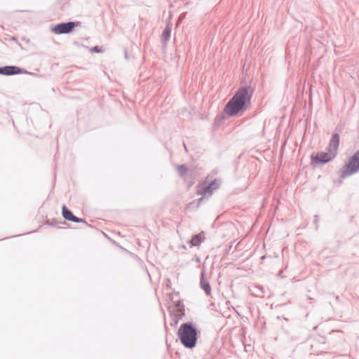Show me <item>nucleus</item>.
Returning a JSON list of instances; mask_svg holds the SVG:
<instances>
[{
    "label": "nucleus",
    "instance_id": "39448f33",
    "mask_svg": "<svg viewBox=\"0 0 359 359\" xmlns=\"http://www.w3.org/2000/svg\"><path fill=\"white\" fill-rule=\"evenodd\" d=\"M197 328L191 323H182L177 332V337H197Z\"/></svg>",
    "mask_w": 359,
    "mask_h": 359
},
{
    "label": "nucleus",
    "instance_id": "aec40b11",
    "mask_svg": "<svg viewBox=\"0 0 359 359\" xmlns=\"http://www.w3.org/2000/svg\"><path fill=\"white\" fill-rule=\"evenodd\" d=\"M336 299H337V300H339V297H338V296H337V297H336Z\"/></svg>",
    "mask_w": 359,
    "mask_h": 359
},
{
    "label": "nucleus",
    "instance_id": "dca6fc26",
    "mask_svg": "<svg viewBox=\"0 0 359 359\" xmlns=\"http://www.w3.org/2000/svg\"><path fill=\"white\" fill-rule=\"evenodd\" d=\"M92 50L95 53H100L101 52V49L99 46H95L92 48Z\"/></svg>",
    "mask_w": 359,
    "mask_h": 359
},
{
    "label": "nucleus",
    "instance_id": "6e6552de",
    "mask_svg": "<svg viewBox=\"0 0 359 359\" xmlns=\"http://www.w3.org/2000/svg\"><path fill=\"white\" fill-rule=\"evenodd\" d=\"M339 145V135L336 133L332 135V138L330 140L327 150L332 151L335 155L337 154V150Z\"/></svg>",
    "mask_w": 359,
    "mask_h": 359
},
{
    "label": "nucleus",
    "instance_id": "ddd939ff",
    "mask_svg": "<svg viewBox=\"0 0 359 359\" xmlns=\"http://www.w3.org/2000/svg\"><path fill=\"white\" fill-rule=\"evenodd\" d=\"M203 239H204V236H203V232L200 233L198 234L194 235V236H193V237L191 238V244L192 246H198L202 243Z\"/></svg>",
    "mask_w": 359,
    "mask_h": 359
},
{
    "label": "nucleus",
    "instance_id": "a211bd4d",
    "mask_svg": "<svg viewBox=\"0 0 359 359\" xmlns=\"http://www.w3.org/2000/svg\"><path fill=\"white\" fill-rule=\"evenodd\" d=\"M318 221V217L317 215L315 216V218H314V222L317 223Z\"/></svg>",
    "mask_w": 359,
    "mask_h": 359
},
{
    "label": "nucleus",
    "instance_id": "4468645a",
    "mask_svg": "<svg viewBox=\"0 0 359 359\" xmlns=\"http://www.w3.org/2000/svg\"><path fill=\"white\" fill-rule=\"evenodd\" d=\"M177 170L179 172L180 177H184V178L186 177V175L187 172V168L185 166V165L182 164V165H179L177 167Z\"/></svg>",
    "mask_w": 359,
    "mask_h": 359
},
{
    "label": "nucleus",
    "instance_id": "7ed1b4c3",
    "mask_svg": "<svg viewBox=\"0 0 359 359\" xmlns=\"http://www.w3.org/2000/svg\"><path fill=\"white\" fill-rule=\"evenodd\" d=\"M221 184V180L219 179H215L207 186L201 184L198 186L196 193L198 195L203 196H211L214 190L217 189Z\"/></svg>",
    "mask_w": 359,
    "mask_h": 359
},
{
    "label": "nucleus",
    "instance_id": "423d86ee",
    "mask_svg": "<svg viewBox=\"0 0 359 359\" xmlns=\"http://www.w3.org/2000/svg\"><path fill=\"white\" fill-rule=\"evenodd\" d=\"M337 155L330 151L327 152H319L316 156H311V164L326 163L332 161Z\"/></svg>",
    "mask_w": 359,
    "mask_h": 359
},
{
    "label": "nucleus",
    "instance_id": "2eb2a0df",
    "mask_svg": "<svg viewBox=\"0 0 359 359\" xmlns=\"http://www.w3.org/2000/svg\"><path fill=\"white\" fill-rule=\"evenodd\" d=\"M74 222H84L86 223V221L84 219H82V218H79V217H75L74 219L73 220Z\"/></svg>",
    "mask_w": 359,
    "mask_h": 359
},
{
    "label": "nucleus",
    "instance_id": "20e7f679",
    "mask_svg": "<svg viewBox=\"0 0 359 359\" xmlns=\"http://www.w3.org/2000/svg\"><path fill=\"white\" fill-rule=\"evenodd\" d=\"M77 22H61L55 25L52 29V32L55 34H69L78 25Z\"/></svg>",
    "mask_w": 359,
    "mask_h": 359
},
{
    "label": "nucleus",
    "instance_id": "9b49d317",
    "mask_svg": "<svg viewBox=\"0 0 359 359\" xmlns=\"http://www.w3.org/2000/svg\"><path fill=\"white\" fill-rule=\"evenodd\" d=\"M62 216L63 217L67 219V220H69V221H72L73 222V220L75 218V215H74V214L72 213V212L69 210L66 205H63L62 206Z\"/></svg>",
    "mask_w": 359,
    "mask_h": 359
},
{
    "label": "nucleus",
    "instance_id": "9d476101",
    "mask_svg": "<svg viewBox=\"0 0 359 359\" xmlns=\"http://www.w3.org/2000/svg\"><path fill=\"white\" fill-rule=\"evenodd\" d=\"M171 34V25H167L161 34V41L163 43H166L170 38Z\"/></svg>",
    "mask_w": 359,
    "mask_h": 359
},
{
    "label": "nucleus",
    "instance_id": "0eeeda50",
    "mask_svg": "<svg viewBox=\"0 0 359 359\" xmlns=\"http://www.w3.org/2000/svg\"><path fill=\"white\" fill-rule=\"evenodd\" d=\"M22 73V69L16 66H5L0 67V74L12 76Z\"/></svg>",
    "mask_w": 359,
    "mask_h": 359
},
{
    "label": "nucleus",
    "instance_id": "f3484780",
    "mask_svg": "<svg viewBox=\"0 0 359 359\" xmlns=\"http://www.w3.org/2000/svg\"><path fill=\"white\" fill-rule=\"evenodd\" d=\"M172 321L174 323V325H177V317L176 316H174V318H172Z\"/></svg>",
    "mask_w": 359,
    "mask_h": 359
},
{
    "label": "nucleus",
    "instance_id": "1a4fd4ad",
    "mask_svg": "<svg viewBox=\"0 0 359 359\" xmlns=\"http://www.w3.org/2000/svg\"><path fill=\"white\" fill-rule=\"evenodd\" d=\"M200 285L207 295L210 294L211 287L208 281L205 280L204 272H202L201 274Z\"/></svg>",
    "mask_w": 359,
    "mask_h": 359
},
{
    "label": "nucleus",
    "instance_id": "f03ea898",
    "mask_svg": "<svg viewBox=\"0 0 359 359\" xmlns=\"http://www.w3.org/2000/svg\"><path fill=\"white\" fill-rule=\"evenodd\" d=\"M359 170V150H358L345 164L341 171L340 177L346 178Z\"/></svg>",
    "mask_w": 359,
    "mask_h": 359
},
{
    "label": "nucleus",
    "instance_id": "f257e3e1",
    "mask_svg": "<svg viewBox=\"0 0 359 359\" xmlns=\"http://www.w3.org/2000/svg\"><path fill=\"white\" fill-rule=\"evenodd\" d=\"M253 91L251 86H245L238 88L232 98L226 103L224 108L226 114L232 116L245 110L250 104Z\"/></svg>",
    "mask_w": 359,
    "mask_h": 359
},
{
    "label": "nucleus",
    "instance_id": "f8f14e48",
    "mask_svg": "<svg viewBox=\"0 0 359 359\" xmlns=\"http://www.w3.org/2000/svg\"><path fill=\"white\" fill-rule=\"evenodd\" d=\"M196 338H180L179 340L184 346L192 348L196 345Z\"/></svg>",
    "mask_w": 359,
    "mask_h": 359
},
{
    "label": "nucleus",
    "instance_id": "6ab92c4d",
    "mask_svg": "<svg viewBox=\"0 0 359 359\" xmlns=\"http://www.w3.org/2000/svg\"><path fill=\"white\" fill-rule=\"evenodd\" d=\"M183 309H180V315L184 316V313L182 312Z\"/></svg>",
    "mask_w": 359,
    "mask_h": 359
}]
</instances>
